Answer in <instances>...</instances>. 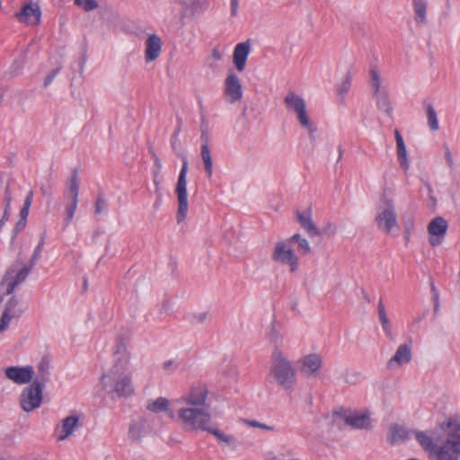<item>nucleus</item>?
Returning <instances> with one entry per match:
<instances>
[{
  "label": "nucleus",
  "instance_id": "obj_1",
  "mask_svg": "<svg viewBox=\"0 0 460 460\" xmlns=\"http://www.w3.org/2000/svg\"><path fill=\"white\" fill-rule=\"evenodd\" d=\"M177 415L187 430L207 431L228 445L234 442L233 436L226 435L213 425L210 407L180 406L177 410Z\"/></svg>",
  "mask_w": 460,
  "mask_h": 460
},
{
  "label": "nucleus",
  "instance_id": "obj_2",
  "mask_svg": "<svg viewBox=\"0 0 460 460\" xmlns=\"http://www.w3.org/2000/svg\"><path fill=\"white\" fill-rule=\"evenodd\" d=\"M270 376L279 386L293 390L296 383V371L284 353L275 347L270 358Z\"/></svg>",
  "mask_w": 460,
  "mask_h": 460
},
{
  "label": "nucleus",
  "instance_id": "obj_3",
  "mask_svg": "<svg viewBox=\"0 0 460 460\" xmlns=\"http://www.w3.org/2000/svg\"><path fill=\"white\" fill-rule=\"evenodd\" d=\"M446 438L440 446H436L431 453V460H459L460 457V424L449 420L442 425Z\"/></svg>",
  "mask_w": 460,
  "mask_h": 460
},
{
  "label": "nucleus",
  "instance_id": "obj_4",
  "mask_svg": "<svg viewBox=\"0 0 460 460\" xmlns=\"http://www.w3.org/2000/svg\"><path fill=\"white\" fill-rule=\"evenodd\" d=\"M179 138L176 135H172L171 137V146L172 149L176 153L178 156H180L182 160V166L178 177V181L176 184L175 192L177 195L178 201V211H177V223L182 222L188 213L189 204H188V193H187V172L189 163L187 156L181 154L179 151Z\"/></svg>",
  "mask_w": 460,
  "mask_h": 460
},
{
  "label": "nucleus",
  "instance_id": "obj_5",
  "mask_svg": "<svg viewBox=\"0 0 460 460\" xmlns=\"http://www.w3.org/2000/svg\"><path fill=\"white\" fill-rule=\"evenodd\" d=\"M101 382L107 393L115 394L119 398H128L135 394L132 376L129 373L103 375Z\"/></svg>",
  "mask_w": 460,
  "mask_h": 460
},
{
  "label": "nucleus",
  "instance_id": "obj_6",
  "mask_svg": "<svg viewBox=\"0 0 460 460\" xmlns=\"http://www.w3.org/2000/svg\"><path fill=\"white\" fill-rule=\"evenodd\" d=\"M375 222L381 231L391 234L394 228L398 226L397 213L394 202L392 199L382 195L377 206V213Z\"/></svg>",
  "mask_w": 460,
  "mask_h": 460
},
{
  "label": "nucleus",
  "instance_id": "obj_7",
  "mask_svg": "<svg viewBox=\"0 0 460 460\" xmlns=\"http://www.w3.org/2000/svg\"><path fill=\"white\" fill-rule=\"evenodd\" d=\"M284 103L288 111L296 113L300 126L307 129L310 138L314 140V134L317 131L306 112L305 101L294 92H289L284 98Z\"/></svg>",
  "mask_w": 460,
  "mask_h": 460
},
{
  "label": "nucleus",
  "instance_id": "obj_8",
  "mask_svg": "<svg viewBox=\"0 0 460 460\" xmlns=\"http://www.w3.org/2000/svg\"><path fill=\"white\" fill-rule=\"evenodd\" d=\"M43 389L44 386L39 385L38 382H32L23 388L19 397V402L25 412H31L40 407L43 401Z\"/></svg>",
  "mask_w": 460,
  "mask_h": 460
},
{
  "label": "nucleus",
  "instance_id": "obj_9",
  "mask_svg": "<svg viewBox=\"0 0 460 460\" xmlns=\"http://www.w3.org/2000/svg\"><path fill=\"white\" fill-rule=\"evenodd\" d=\"M113 365L109 374L117 375L127 373L130 366V352L126 341L119 337L113 347Z\"/></svg>",
  "mask_w": 460,
  "mask_h": 460
},
{
  "label": "nucleus",
  "instance_id": "obj_10",
  "mask_svg": "<svg viewBox=\"0 0 460 460\" xmlns=\"http://www.w3.org/2000/svg\"><path fill=\"white\" fill-rule=\"evenodd\" d=\"M288 239L276 243L272 252V260L283 265H288L291 273H295L298 270L299 259L295 251L289 247Z\"/></svg>",
  "mask_w": 460,
  "mask_h": 460
},
{
  "label": "nucleus",
  "instance_id": "obj_11",
  "mask_svg": "<svg viewBox=\"0 0 460 460\" xmlns=\"http://www.w3.org/2000/svg\"><path fill=\"white\" fill-rule=\"evenodd\" d=\"M78 195H79V180L78 173L76 171L72 172L68 182V192L65 194L66 199H70V201L67 203L65 208V222L66 225H68L70 221L73 219L75 213L77 208L78 204Z\"/></svg>",
  "mask_w": 460,
  "mask_h": 460
},
{
  "label": "nucleus",
  "instance_id": "obj_12",
  "mask_svg": "<svg viewBox=\"0 0 460 460\" xmlns=\"http://www.w3.org/2000/svg\"><path fill=\"white\" fill-rule=\"evenodd\" d=\"M208 399V389L203 386L192 387L189 394L181 398V406L187 407H210L207 402Z\"/></svg>",
  "mask_w": 460,
  "mask_h": 460
},
{
  "label": "nucleus",
  "instance_id": "obj_13",
  "mask_svg": "<svg viewBox=\"0 0 460 460\" xmlns=\"http://www.w3.org/2000/svg\"><path fill=\"white\" fill-rule=\"evenodd\" d=\"M6 377L17 385L29 384L34 377L35 372L31 366L8 367L4 370Z\"/></svg>",
  "mask_w": 460,
  "mask_h": 460
},
{
  "label": "nucleus",
  "instance_id": "obj_14",
  "mask_svg": "<svg viewBox=\"0 0 460 460\" xmlns=\"http://www.w3.org/2000/svg\"><path fill=\"white\" fill-rule=\"evenodd\" d=\"M14 16L21 22L28 25H37L40 22V7L37 4L29 2Z\"/></svg>",
  "mask_w": 460,
  "mask_h": 460
},
{
  "label": "nucleus",
  "instance_id": "obj_15",
  "mask_svg": "<svg viewBox=\"0 0 460 460\" xmlns=\"http://www.w3.org/2000/svg\"><path fill=\"white\" fill-rule=\"evenodd\" d=\"M33 267H31V264L28 266H24L22 269H21L14 276V278H12L11 271L8 270L5 275L3 278L2 282L0 283V289L6 286L5 289V295H11L14 291L15 288L22 284L25 279H27L31 270Z\"/></svg>",
  "mask_w": 460,
  "mask_h": 460
},
{
  "label": "nucleus",
  "instance_id": "obj_16",
  "mask_svg": "<svg viewBox=\"0 0 460 460\" xmlns=\"http://www.w3.org/2000/svg\"><path fill=\"white\" fill-rule=\"evenodd\" d=\"M300 371L305 376H314L322 367L323 358L317 353H310L299 359Z\"/></svg>",
  "mask_w": 460,
  "mask_h": 460
},
{
  "label": "nucleus",
  "instance_id": "obj_17",
  "mask_svg": "<svg viewBox=\"0 0 460 460\" xmlns=\"http://www.w3.org/2000/svg\"><path fill=\"white\" fill-rule=\"evenodd\" d=\"M225 93L229 97V102L234 103L243 97L242 84L234 73H230L225 81Z\"/></svg>",
  "mask_w": 460,
  "mask_h": 460
},
{
  "label": "nucleus",
  "instance_id": "obj_18",
  "mask_svg": "<svg viewBox=\"0 0 460 460\" xmlns=\"http://www.w3.org/2000/svg\"><path fill=\"white\" fill-rule=\"evenodd\" d=\"M251 52V40L238 43L234 49L233 62L238 72L244 70L248 56Z\"/></svg>",
  "mask_w": 460,
  "mask_h": 460
},
{
  "label": "nucleus",
  "instance_id": "obj_19",
  "mask_svg": "<svg viewBox=\"0 0 460 460\" xmlns=\"http://www.w3.org/2000/svg\"><path fill=\"white\" fill-rule=\"evenodd\" d=\"M297 221L301 227L306 232L310 237L320 236L322 232L318 229L313 221V215L311 208H306L304 211H296Z\"/></svg>",
  "mask_w": 460,
  "mask_h": 460
},
{
  "label": "nucleus",
  "instance_id": "obj_20",
  "mask_svg": "<svg viewBox=\"0 0 460 460\" xmlns=\"http://www.w3.org/2000/svg\"><path fill=\"white\" fill-rule=\"evenodd\" d=\"M182 10L181 19L190 17L198 13H201L209 7L208 0H181Z\"/></svg>",
  "mask_w": 460,
  "mask_h": 460
},
{
  "label": "nucleus",
  "instance_id": "obj_21",
  "mask_svg": "<svg viewBox=\"0 0 460 460\" xmlns=\"http://www.w3.org/2000/svg\"><path fill=\"white\" fill-rule=\"evenodd\" d=\"M162 39L157 34H150L146 40L145 59L147 63L158 58L162 51Z\"/></svg>",
  "mask_w": 460,
  "mask_h": 460
},
{
  "label": "nucleus",
  "instance_id": "obj_22",
  "mask_svg": "<svg viewBox=\"0 0 460 460\" xmlns=\"http://www.w3.org/2000/svg\"><path fill=\"white\" fill-rule=\"evenodd\" d=\"M346 410L341 408L334 410L332 413L323 415V425L329 429H342L345 424Z\"/></svg>",
  "mask_w": 460,
  "mask_h": 460
},
{
  "label": "nucleus",
  "instance_id": "obj_23",
  "mask_svg": "<svg viewBox=\"0 0 460 460\" xmlns=\"http://www.w3.org/2000/svg\"><path fill=\"white\" fill-rule=\"evenodd\" d=\"M345 424L356 429H370L372 428L369 414L350 413L347 410Z\"/></svg>",
  "mask_w": 460,
  "mask_h": 460
},
{
  "label": "nucleus",
  "instance_id": "obj_24",
  "mask_svg": "<svg viewBox=\"0 0 460 460\" xmlns=\"http://www.w3.org/2000/svg\"><path fill=\"white\" fill-rule=\"evenodd\" d=\"M411 359V349L408 344H402L398 347L395 354L387 362L389 368L400 367L402 364L409 363Z\"/></svg>",
  "mask_w": 460,
  "mask_h": 460
},
{
  "label": "nucleus",
  "instance_id": "obj_25",
  "mask_svg": "<svg viewBox=\"0 0 460 460\" xmlns=\"http://www.w3.org/2000/svg\"><path fill=\"white\" fill-rule=\"evenodd\" d=\"M79 417L70 415L63 419L61 425L57 427V432H59L58 440H65L72 435L74 429L78 426Z\"/></svg>",
  "mask_w": 460,
  "mask_h": 460
},
{
  "label": "nucleus",
  "instance_id": "obj_26",
  "mask_svg": "<svg viewBox=\"0 0 460 460\" xmlns=\"http://www.w3.org/2000/svg\"><path fill=\"white\" fill-rule=\"evenodd\" d=\"M411 433H412V430H408L403 426L394 424L390 429V434L387 440L392 445L404 442L410 439Z\"/></svg>",
  "mask_w": 460,
  "mask_h": 460
},
{
  "label": "nucleus",
  "instance_id": "obj_27",
  "mask_svg": "<svg viewBox=\"0 0 460 460\" xmlns=\"http://www.w3.org/2000/svg\"><path fill=\"white\" fill-rule=\"evenodd\" d=\"M412 434H414L416 440L421 446L424 451L429 454V458L431 457V453L434 452L436 448V444L433 442V438L430 434L424 431L412 430Z\"/></svg>",
  "mask_w": 460,
  "mask_h": 460
},
{
  "label": "nucleus",
  "instance_id": "obj_28",
  "mask_svg": "<svg viewBox=\"0 0 460 460\" xmlns=\"http://www.w3.org/2000/svg\"><path fill=\"white\" fill-rule=\"evenodd\" d=\"M448 225L442 217H436L428 226V232L430 235L437 237H444L447 233Z\"/></svg>",
  "mask_w": 460,
  "mask_h": 460
},
{
  "label": "nucleus",
  "instance_id": "obj_29",
  "mask_svg": "<svg viewBox=\"0 0 460 460\" xmlns=\"http://www.w3.org/2000/svg\"><path fill=\"white\" fill-rule=\"evenodd\" d=\"M376 100L377 109L384 111L388 117L393 115V106L387 91L373 95Z\"/></svg>",
  "mask_w": 460,
  "mask_h": 460
},
{
  "label": "nucleus",
  "instance_id": "obj_30",
  "mask_svg": "<svg viewBox=\"0 0 460 460\" xmlns=\"http://www.w3.org/2000/svg\"><path fill=\"white\" fill-rule=\"evenodd\" d=\"M49 380V360L43 358L38 365L37 376L32 382H38L39 385L45 386Z\"/></svg>",
  "mask_w": 460,
  "mask_h": 460
},
{
  "label": "nucleus",
  "instance_id": "obj_31",
  "mask_svg": "<svg viewBox=\"0 0 460 460\" xmlns=\"http://www.w3.org/2000/svg\"><path fill=\"white\" fill-rule=\"evenodd\" d=\"M288 242L296 243H297V251L302 255H307L312 252V248L310 246L309 242L303 237L300 234H295L291 237L288 239Z\"/></svg>",
  "mask_w": 460,
  "mask_h": 460
},
{
  "label": "nucleus",
  "instance_id": "obj_32",
  "mask_svg": "<svg viewBox=\"0 0 460 460\" xmlns=\"http://www.w3.org/2000/svg\"><path fill=\"white\" fill-rule=\"evenodd\" d=\"M412 4L415 12V21L417 23H426V12L427 1L426 0H412Z\"/></svg>",
  "mask_w": 460,
  "mask_h": 460
},
{
  "label": "nucleus",
  "instance_id": "obj_33",
  "mask_svg": "<svg viewBox=\"0 0 460 460\" xmlns=\"http://www.w3.org/2000/svg\"><path fill=\"white\" fill-rule=\"evenodd\" d=\"M377 310H378L379 321L382 324V328H383L384 332H385L387 337L392 338V331H391L390 322H389V319H388V316H387V314H386V311H385V305H384L382 300H380L378 302Z\"/></svg>",
  "mask_w": 460,
  "mask_h": 460
},
{
  "label": "nucleus",
  "instance_id": "obj_34",
  "mask_svg": "<svg viewBox=\"0 0 460 460\" xmlns=\"http://www.w3.org/2000/svg\"><path fill=\"white\" fill-rule=\"evenodd\" d=\"M370 85L373 91V95L386 92V88L381 85V77L376 66L370 68Z\"/></svg>",
  "mask_w": 460,
  "mask_h": 460
},
{
  "label": "nucleus",
  "instance_id": "obj_35",
  "mask_svg": "<svg viewBox=\"0 0 460 460\" xmlns=\"http://www.w3.org/2000/svg\"><path fill=\"white\" fill-rule=\"evenodd\" d=\"M18 298L15 296H12L5 303L3 313H7V314L15 318L20 317L23 311L18 307Z\"/></svg>",
  "mask_w": 460,
  "mask_h": 460
},
{
  "label": "nucleus",
  "instance_id": "obj_36",
  "mask_svg": "<svg viewBox=\"0 0 460 460\" xmlns=\"http://www.w3.org/2000/svg\"><path fill=\"white\" fill-rule=\"evenodd\" d=\"M200 155L204 162V168L208 177L213 173V162L209 146H201Z\"/></svg>",
  "mask_w": 460,
  "mask_h": 460
},
{
  "label": "nucleus",
  "instance_id": "obj_37",
  "mask_svg": "<svg viewBox=\"0 0 460 460\" xmlns=\"http://www.w3.org/2000/svg\"><path fill=\"white\" fill-rule=\"evenodd\" d=\"M169 401L166 398L159 397L155 401L149 402L147 409L154 412L167 411L169 410Z\"/></svg>",
  "mask_w": 460,
  "mask_h": 460
},
{
  "label": "nucleus",
  "instance_id": "obj_38",
  "mask_svg": "<svg viewBox=\"0 0 460 460\" xmlns=\"http://www.w3.org/2000/svg\"><path fill=\"white\" fill-rule=\"evenodd\" d=\"M397 157L400 163V165L404 171H407L410 167V164L408 161V155L405 145L396 146Z\"/></svg>",
  "mask_w": 460,
  "mask_h": 460
},
{
  "label": "nucleus",
  "instance_id": "obj_39",
  "mask_svg": "<svg viewBox=\"0 0 460 460\" xmlns=\"http://www.w3.org/2000/svg\"><path fill=\"white\" fill-rule=\"evenodd\" d=\"M427 116H428V122L429 127L431 130L437 131L438 129V121L437 113L434 110V107L431 103L427 105Z\"/></svg>",
  "mask_w": 460,
  "mask_h": 460
},
{
  "label": "nucleus",
  "instance_id": "obj_40",
  "mask_svg": "<svg viewBox=\"0 0 460 460\" xmlns=\"http://www.w3.org/2000/svg\"><path fill=\"white\" fill-rule=\"evenodd\" d=\"M144 430L143 421L131 423L128 429L129 438L133 440L140 439Z\"/></svg>",
  "mask_w": 460,
  "mask_h": 460
},
{
  "label": "nucleus",
  "instance_id": "obj_41",
  "mask_svg": "<svg viewBox=\"0 0 460 460\" xmlns=\"http://www.w3.org/2000/svg\"><path fill=\"white\" fill-rule=\"evenodd\" d=\"M44 243H45V234H42L40 236V240L38 245L36 246V248L34 249V252L31 257V260L29 262V264H31V267H34L36 265L37 261H39V259L40 258Z\"/></svg>",
  "mask_w": 460,
  "mask_h": 460
},
{
  "label": "nucleus",
  "instance_id": "obj_42",
  "mask_svg": "<svg viewBox=\"0 0 460 460\" xmlns=\"http://www.w3.org/2000/svg\"><path fill=\"white\" fill-rule=\"evenodd\" d=\"M153 160H154V171H153L154 183L155 185V192H159L160 182L157 180V178H158L159 174L161 173L162 163L157 155H154Z\"/></svg>",
  "mask_w": 460,
  "mask_h": 460
},
{
  "label": "nucleus",
  "instance_id": "obj_43",
  "mask_svg": "<svg viewBox=\"0 0 460 460\" xmlns=\"http://www.w3.org/2000/svg\"><path fill=\"white\" fill-rule=\"evenodd\" d=\"M107 208V200L102 191H99L94 203V213L101 214Z\"/></svg>",
  "mask_w": 460,
  "mask_h": 460
},
{
  "label": "nucleus",
  "instance_id": "obj_44",
  "mask_svg": "<svg viewBox=\"0 0 460 460\" xmlns=\"http://www.w3.org/2000/svg\"><path fill=\"white\" fill-rule=\"evenodd\" d=\"M75 4L86 12L93 11L98 7V3L95 0H75Z\"/></svg>",
  "mask_w": 460,
  "mask_h": 460
},
{
  "label": "nucleus",
  "instance_id": "obj_45",
  "mask_svg": "<svg viewBox=\"0 0 460 460\" xmlns=\"http://www.w3.org/2000/svg\"><path fill=\"white\" fill-rule=\"evenodd\" d=\"M208 317V312H199L190 315V323L192 324L204 323Z\"/></svg>",
  "mask_w": 460,
  "mask_h": 460
},
{
  "label": "nucleus",
  "instance_id": "obj_46",
  "mask_svg": "<svg viewBox=\"0 0 460 460\" xmlns=\"http://www.w3.org/2000/svg\"><path fill=\"white\" fill-rule=\"evenodd\" d=\"M444 156L448 169L450 171H454L456 169L455 161L453 158L452 152L450 151L448 146L447 145H444Z\"/></svg>",
  "mask_w": 460,
  "mask_h": 460
},
{
  "label": "nucleus",
  "instance_id": "obj_47",
  "mask_svg": "<svg viewBox=\"0 0 460 460\" xmlns=\"http://www.w3.org/2000/svg\"><path fill=\"white\" fill-rule=\"evenodd\" d=\"M351 84V76L349 74H347L345 76V79L341 83L340 88H339V94L341 97H344V95L348 93Z\"/></svg>",
  "mask_w": 460,
  "mask_h": 460
},
{
  "label": "nucleus",
  "instance_id": "obj_48",
  "mask_svg": "<svg viewBox=\"0 0 460 460\" xmlns=\"http://www.w3.org/2000/svg\"><path fill=\"white\" fill-rule=\"evenodd\" d=\"M13 318V316L7 314V313H3L0 318V332H3L7 329L11 320Z\"/></svg>",
  "mask_w": 460,
  "mask_h": 460
},
{
  "label": "nucleus",
  "instance_id": "obj_49",
  "mask_svg": "<svg viewBox=\"0 0 460 460\" xmlns=\"http://www.w3.org/2000/svg\"><path fill=\"white\" fill-rule=\"evenodd\" d=\"M403 228L404 230H413L414 229V217L412 214L405 215L402 217Z\"/></svg>",
  "mask_w": 460,
  "mask_h": 460
},
{
  "label": "nucleus",
  "instance_id": "obj_50",
  "mask_svg": "<svg viewBox=\"0 0 460 460\" xmlns=\"http://www.w3.org/2000/svg\"><path fill=\"white\" fill-rule=\"evenodd\" d=\"M26 222L27 220L26 219H22V218H20L18 220V222L15 224V226L13 230V238H15L16 235L24 229L25 226H26Z\"/></svg>",
  "mask_w": 460,
  "mask_h": 460
},
{
  "label": "nucleus",
  "instance_id": "obj_51",
  "mask_svg": "<svg viewBox=\"0 0 460 460\" xmlns=\"http://www.w3.org/2000/svg\"><path fill=\"white\" fill-rule=\"evenodd\" d=\"M60 71V68H56L54 70H52L46 77H45V80H44V83H43V85L44 87H48L51 82L53 81V79L57 76V75L59 73Z\"/></svg>",
  "mask_w": 460,
  "mask_h": 460
},
{
  "label": "nucleus",
  "instance_id": "obj_52",
  "mask_svg": "<svg viewBox=\"0 0 460 460\" xmlns=\"http://www.w3.org/2000/svg\"><path fill=\"white\" fill-rule=\"evenodd\" d=\"M12 202V194L9 186L5 188L4 190V208L10 210Z\"/></svg>",
  "mask_w": 460,
  "mask_h": 460
},
{
  "label": "nucleus",
  "instance_id": "obj_53",
  "mask_svg": "<svg viewBox=\"0 0 460 460\" xmlns=\"http://www.w3.org/2000/svg\"><path fill=\"white\" fill-rule=\"evenodd\" d=\"M322 232V235L323 234H326V235H332L335 233L336 231V226L332 224V223H328L326 224V226L322 229L320 230Z\"/></svg>",
  "mask_w": 460,
  "mask_h": 460
},
{
  "label": "nucleus",
  "instance_id": "obj_54",
  "mask_svg": "<svg viewBox=\"0 0 460 460\" xmlns=\"http://www.w3.org/2000/svg\"><path fill=\"white\" fill-rule=\"evenodd\" d=\"M201 146H209V136L208 130L206 128H202V132L200 135Z\"/></svg>",
  "mask_w": 460,
  "mask_h": 460
},
{
  "label": "nucleus",
  "instance_id": "obj_55",
  "mask_svg": "<svg viewBox=\"0 0 460 460\" xmlns=\"http://www.w3.org/2000/svg\"><path fill=\"white\" fill-rule=\"evenodd\" d=\"M246 422L251 427L260 428V429H267V430H272L273 429L272 427H270V426H268V425H266L264 423H261V422L256 421V420H247Z\"/></svg>",
  "mask_w": 460,
  "mask_h": 460
},
{
  "label": "nucleus",
  "instance_id": "obj_56",
  "mask_svg": "<svg viewBox=\"0 0 460 460\" xmlns=\"http://www.w3.org/2000/svg\"><path fill=\"white\" fill-rule=\"evenodd\" d=\"M40 191L43 196L50 198L52 196L51 187L49 185L40 187Z\"/></svg>",
  "mask_w": 460,
  "mask_h": 460
},
{
  "label": "nucleus",
  "instance_id": "obj_57",
  "mask_svg": "<svg viewBox=\"0 0 460 460\" xmlns=\"http://www.w3.org/2000/svg\"><path fill=\"white\" fill-rule=\"evenodd\" d=\"M231 2V15L235 16L237 14L239 0H230Z\"/></svg>",
  "mask_w": 460,
  "mask_h": 460
},
{
  "label": "nucleus",
  "instance_id": "obj_58",
  "mask_svg": "<svg viewBox=\"0 0 460 460\" xmlns=\"http://www.w3.org/2000/svg\"><path fill=\"white\" fill-rule=\"evenodd\" d=\"M431 292L433 293L434 295V299H435V309L438 308V289L436 288L435 285L433 283H431Z\"/></svg>",
  "mask_w": 460,
  "mask_h": 460
},
{
  "label": "nucleus",
  "instance_id": "obj_59",
  "mask_svg": "<svg viewBox=\"0 0 460 460\" xmlns=\"http://www.w3.org/2000/svg\"><path fill=\"white\" fill-rule=\"evenodd\" d=\"M394 137H395L396 146L405 145L403 138L398 129L394 130Z\"/></svg>",
  "mask_w": 460,
  "mask_h": 460
},
{
  "label": "nucleus",
  "instance_id": "obj_60",
  "mask_svg": "<svg viewBox=\"0 0 460 460\" xmlns=\"http://www.w3.org/2000/svg\"><path fill=\"white\" fill-rule=\"evenodd\" d=\"M32 196H33V192H32V190H31L25 198L23 207L30 208V207L31 205V201H32Z\"/></svg>",
  "mask_w": 460,
  "mask_h": 460
},
{
  "label": "nucleus",
  "instance_id": "obj_61",
  "mask_svg": "<svg viewBox=\"0 0 460 460\" xmlns=\"http://www.w3.org/2000/svg\"><path fill=\"white\" fill-rule=\"evenodd\" d=\"M29 215V208L23 207L22 208L20 211V218L26 219Z\"/></svg>",
  "mask_w": 460,
  "mask_h": 460
},
{
  "label": "nucleus",
  "instance_id": "obj_62",
  "mask_svg": "<svg viewBox=\"0 0 460 460\" xmlns=\"http://www.w3.org/2000/svg\"><path fill=\"white\" fill-rule=\"evenodd\" d=\"M442 238H443V237H437V236H436V238H434V237H430V238H429V243H430L432 246H437V245L440 244V243H441V239H442Z\"/></svg>",
  "mask_w": 460,
  "mask_h": 460
},
{
  "label": "nucleus",
  "instance_id": "obj_63",
  "mask_svg": "<svg viewBox=\"0 0 460 460\" xmlns=\"http://www.w3.org/2000/svg\"><path fill=\"white\" fill-rule=\"evenodd\" d=\"M175 362L172 359L167 360L164 362L163 368L164 370H169L172 366H174Z\"/></svg>",
  "mask_w": 460,
  "mask_h": 460
},
{
  "label": "nucleus",
  "instance_id": "obj_64",
  "mask_svg": "<svg viewBox=\"0 0 460 460\" xmlns=\"http://www.w3.org/2000/svg\"><path fill=\"white\" fill-rule=\"evenodd\" d=\"M212 58L215 59V60H220L222 58V54L220 53V51L217 49H214L212 50Z\"/></svg>",
  "mask_w": 460,
  "mask_h": 460
}]
</instances>
